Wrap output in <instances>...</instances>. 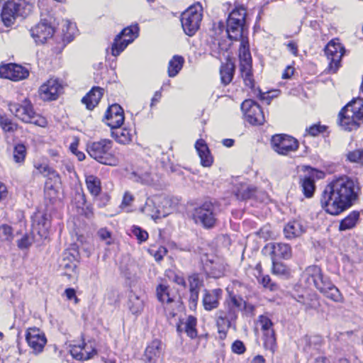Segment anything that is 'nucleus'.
<instances>
[{"instance_id":"1","label":"nucleus","mask_w":363,"mask_h":363,"mask_svg":"<svg viewBox=\"0 0 363 363\" xmlns=\"http://www.w3.org/2000/svg\"><path fill=\"white\" fill-rule=\"evenodd\" d=\"M360 192L361 187L357 179L347 175L335 177L322 192L321 207L326 213L337 216L354 205Z\"/></svg>"},{"instance_id":"2","label":"nucleus","mask_w":363,"mask_h":363,"mask_svg":"<svg viewBox=\"0 0 363 363\" xmlns=\"http://www.w3.org/2000/svg\"><path fill=\"white\" fill-rule=\"evenodd\" d=\"M304 277L308 286H313L325 297L335 302H342V294L328 277H324L319 267L313 265L307 267Z\"/></svg>"},{"instance_id":"3","label":"nucleus","mask_w":363,"mask_h":363,"mask_svg":"<svg viewBox=\"0 0 363 363\" xmlns=\"http://www.w3.org/2000/svg\"><path fill=\"white\" fill-rule=\"evenodd\" d=\"M363 123V99L348 103L339 113V124L345 130L357 129Z\"/></svg>"},{"instance_id":"4","label":"nucleus","mask_w":363,"mask_h":363,"mask_svg":"<svg viewBox=\"0 0 363 363\" xmlns=\"http://www.w3.org/2000/svg\"><path fill=\"white\" fill-rule=\"evenodd\" d=\"M33 4L28 0H8L2 6L1 21L4 26H13L18 17L25 18L30 13Z\"/></svg>"},{"instance_id":"5","label":"nucleus","mask_w":363,"mask_h":363,"mask_svg":"<svg viewBox=\"0 0 363 363\" xmlns=\"http://www.w3.org/2000/svg\"><path fill=\"white\" fill-rule=\"evenodd\" d=\"M9 111L17 118L24 123H33L40 127H45L48 121L46 118L34 111L31 101L26 98L21 103L9 102L8 104Z\"/></svg>"},{"instance_id":"6","label":"nucleus","mask_w":363,"mask_h":363,"mask_svg":"<svg viewBox=\"0 0 363 363\" xmlns=\"http://www.w3.org/2000/svg\"><path fill=\"white\" fill-rule=\"evenodd\" d=\"M113 143L108 139L90 142L86 144L89 155L98 162L110 166H116L118 160L112 150Z\"/></svg>"},{"instance_id":"7","label":"nucleus","mask_w":363,"mask_h":363,"mask_svg":"<svg viewBox=\"0 0 363 363\" xmlns=\"http://www.w3.org/2000/svg\"><path fill=\"white\" fill-rule=\"evenodd\" d=\"M218 213L219 209L216 203L206 201L194 209L192 216L196 224L211 229L216 224Z\"/></svg>"},{"instance_id":"8","label":"nucleus","mask_w":363,"mask_h":363,"mask_svg":"<svg viewBox=\"0 0 363 363\" xmlns=\"http://www.w3.org/2000/svg\"><path fill=\"white\" fill-rule=\"evenodd\" d=\"M245 9L236 8L228 16L227 20L226 32L228 38L232 40H240L242 38H247L245 34Z\"/></svg>"},{"instance_id":"9","label":"nucleus","mask_w":363,"mask_h":363,"mask_svg":"<svg viewBox=\"0 0 363 363\" xmlns=\"http://www.w3.org/2000/svg\"><path fill=\"white\" fill-rule=\"evenodd\" d=\"M201 20L202 13L200 5H194L188 8L181 16V23L184 33L189 36H193L199 28Z\"/></svg>"},{"instance_id":"10","label":"nucleus","mask_w":363,"mask_h":363,"mask_svg":"<svg viewBox=\"0 0 363 363\" xmlns=\"http://www.w3.org/2000/svg\"><path fill=\"white\" fill-rule=\"evenodd\" d=\"M255 325L257 328H259L262 333L264 348L274 352L276 347V336L272 319L267 315H260L258 316Z\"/></svg>"},{"instance_id":"11","label":"nucleus","mask_w":363,"mask_h":363,"mask_svg":"<svg viewBox=\"0 0 363 363\" xmlns=\"http://www.w3.org/2000/svg\"><path fill=\"white\" fill-rule=\"evenodd\" d=\"M139 28L138 25L128 26L123 29L114 39L111 48V54L118 56L125 48L138 37Z\"/></svg>"},{"instance_id":"12","label":"nucleus","mask_w":363,"mask_h":363,"mask_svg":"<svg viewBox=\"0 0 363 363\" xmlns=\"http://www.w3.org/2000/svg\"><path fill=\"white\" fill-rule=\"evenodd\" d=\"M271 145L277 153L282 155L295 152L298 148V140L292 136L286 134H277L272 136Z\"/></svg>"},{"instance_id":"13","label":"nucleus","mask_w":363,"mask_h":363,"mask_svg":"<svg viewBox=\"0 0 363 363\" xmlns=\"http://www.w3.org/2000/svg\"><path fill=\"white\" fill-rule=\"evenodd\" d=\"M30 33L36 44L45 43L55 33L52 18L41 19L38 24L31 28Z\"/></svg>"},{"instance_id":"14","label":"nucleus","mask_w":363,"mask_h":363,"mask_svg":"<svg viewBox=\"0 0 363 363\" xmlns=\"http://www.w3.org/2000/svg\"><path fill=\"white\" fill-rule=\"evenodd\" d=\"M345 48L337 39L330 40L325 48V53L330 60L329 71L335 73L340 66V62L345 54Z\"/></svg>"},{"instance_id":"15","label":"nucleus","mask_w":363,"mask_h":363,"mask_svg":"<svg viewBox=\"0 0 363 363\" xmlns=\"http://www.w3.org/2000/svg\"><path fill=\"white\" fill-rule=\"evenodd\" d=\"M247 121L252 125H262L264 122V116L259 105L252 99H247L241 104Z\"/></svg>"},{"instance_id":"16","label":"nucleus","mask_w":363,"mask_h":363,"mask_svg":"<svg viewBox=\"0 0 363 363\" xmlns=\"http://www.w3.org/2000/svg\"><path fill=\"white\" fill-rule=\"evenodd\" d=\"M62 85L57 79L50 78L39 88V95L43 101L56 100L62 92Z\"/></svg>"},{"instance_id":"17","label":"nucleus","mask_w":363,"mask_h":363,"mask_svg":"<svg viewBox=\"0 0 363 363\" xmlns=\"http://www.w3.org/2000/svg\"><path fill=\"white\" fill-rule=\"evenodd\" d=\"M28 70L17 64H7L0 66V77L12 81H20L27 78Z\"/></svg>"},{"instance_id":"18","label":"nucleus","mask_w":363,"mask_h":363,"mask_svg":"<svg viewBox=\"0 0 363 363\" xmlns=\"http://www.w3.org/2000/svg\"><path fill=\"white\" fill-rule=\"evenodd\" d=\"M26 340L29 347L36 354L43 351L47 342L45 334L37 328H30L27 330Z\"/></svg>"},{"instance_id":"19","label":"nucleus","mask_w":363,"mask_h":363,"mask_svg":"<svg viewBox=\"0 0 363 363\" xmlns=\"http://www.w3.org/2000/svg\"><path fill=\"white\" fill-rule=\"evenodd\" d=\"M105 120L111 129L121 128L124 122L123 109L116 104L110 106L106 112Z\"/></svg>"},{"instance_id":"20","label":"nucleus","mask_w":363,"mask_h":363,"mask_svg":"<svg viewBox=\"0 0 363 363\" xmlns=\"http://www.w3.org/2000/svg\"><path fill=\"white\" fill-rule=\"evenodd\" d=\"M223 291L220 289L211 290L205 289L202 298L203 306L206 311H212L219 306V301L222 297Z\"/></svg>"},{"instance_id":"21","label":"nucleus","mask_w":363,"mask_h":363,"mask_svg":"<svg viewBox=\"0 0 363 363\" xmlns=\"http://www.w3.org/2000/svg\"><path fill=\"white\" fill-rule=\"evenodd\" d=\"M162 352V342L155 339L147 346L144 354V360L149 363H156L161 358Z\"/></svg>"},{"instance_id":"22","label":"nucleus","mask_w":363,"mask_h":363,"mask_svg":"<svg viewBox=\"0 0 363 363\" xmlns=\"http://www.w3.org/2000/svg\"><path fill=\"white\" fill-rule=\"evenodd\" d=\"M160 196H153L148 197L145 205L140 208V211L153 220H156L162 216L160 206L157 203L160 201Z\"/></svg>"},{"instance_id":"23","label":"nucleus","mask_w":363,"mask_h":363,"mask_svg":"<svg viewBox=\"0 0 363 363\" xmlns=\"http://www.w3.org/2000/svg\"><path fill=\"white\" fill-rule=\"evenodd\" d=\"M298 344L305 352L313 355L319 350L322 344V338L318 335H306L299 340Z\"/></svg>"},{"instance_id":"24","label":"nucleus","mask_w":363,"mask_h":363,"mask_svg":"<svg viewBox=\"0 0 363 363\" xmlns=\"http://www.w3.org/2000/svg\"><path fill=\"white\" fill-rule=\"evenodd\" d=\"M272 259H288L291 257V247L289 244L282 242H274L269 245Z\"/></svg>"},{"instance_id":"25","label":"nucleus","mask_w":363,"mask_h":363,"mask_svg":"<svg viewBox=\"0 0 363 363\" xmlns=\"http://www.w3.org/2000/svg\"><path fill=\"white\" fill-rule=\"evenodd\" d=\"M306 230V227L301 220H294L289 221L284 228V233L287 239L300 237Z\"/></svg>"},{"instance_id":"26","label":"nucleus","mask_w":363,"mask_h":363,"mask_svg":"<svg viewBox=\"0 0 363 363\" xmlns=\"http://www.w3.org/2000/svg\"><path fill=\"white\" fill-rule=\"evenodd\" d=\"M78 252L76 250H66L62 255V259L60 264L62 269H65L66 274L69 272H74L78 263Z\"/></svg>"},{"instance_id":"27","label":"nucleus","mask_w":363,"mask_h":363,"mask_svg":"<svg viewBox=\"0 0 363 363\" xmlns=\"http://www.w3.org/2000/svg\"><path fill=\"white\" fill-rule=\"evenodd\" d=\"M37 169L44 177H49L45 182V189L55 192L54 184H57L60 182V177L57 172L47 164H40Z\"/></svg>"},{"instance_id":"28","label":"nucleus","mask_w":363,"mask_h":363,"mask_svg":"<svg viewBox=\"0 0 363 363\" xmlns=\"http://www.w3.org/2000/svg\"><path fill=\"white\" fill-rule=\"evenodd\" d=\"M103 94L104 89L102 88L94 86L82 98V102L86 105L88 109L92 110L98 105Z\"/></svg>"},{"instance_id":"29","label":"nucleus","mask_w":363,"mask_h":363,"mask_svg":"<svg viewBox=\"0 0 363 363\" xmlns=\"http://www.w3.org/2000/svg\"><path fill=\"white\" fill-rule=\"evenodd\" d=\"M195 148L201 159V165L210 167L213 163V157L206 142L202 139L198 140L196 142Z\"/></svg>"},{"instance_id":"30","label":"nucleus","mask_w":363,"mask_h":363,"mask_svg":"<svg viewBox=\"0 0 363 363\" xmlns=\"http://www.w3.org/2000/svg\"><path fill=\"white\" fill-rule=\"evenodd\" d=\"M240 45L239 48V58L240 61V67H252V57L250 52V45L248 38H242L240 40Z\"/></svg>"},{"instance_id":"31","label":"nucleus","mask_w":363,"mask_h":363,"mask_svg":"<svg viewBox=\"0 0 363 363\" xmlns=\"http://www.w3.org/2000/svg\"><path fill=\"white\" fill-rule=\"evenodd\" d=\"M216 316L218 333L225 334L228 329L230 327L231 320L235 317L234 312L230 309L228 314H227L223 311H218Z\"/></svg>"},{"instance_id":"32","label":"nucleus","mask_w":363,"mask_h":363,"mask_svg":"<svg viewBox=\"0 0 363 363\" xmlns=\"http://www.w3.org/2000/svg\"><path fill=\"white\" fill-rule=\"evenodd\" d=\"M196 324V318L193 315H189L184 323L177 325V331L179 333L184 331L190 338L194 339L197 336Z\"/></svg>"},{"instance_id":"33","label":"nucleus","mask_w":363,"mask_h":363,"mask_svg":"<svg viewBox=\"0 0 363 363\" xmlns=\"http://www.w3.org/2000/svg\"><path fill=\"white\" fill-rule=\"evenodd\" d=\"M86 347V345H84L83 347L80 345H74L70 349V354L77 360H87L91 358L96 352L94 349H92L91 351H88Z\"/></svg>"},{"instance_id":"34","label":"nucleus","mask_w":363,"mask_h":363,"mask_svg":"<svg viewBox=\"0 0 363 363\" xmlns=\"http://www.w3.org/2000/svg\"><path fill=\"white\" fill-rule=\"evenodd\" d=\"M257 191V189L246 183L240 184L235 190V196L238 199L246 200L251 199Z\"/></svg>"},{"instance_id":"35","label":"nucleus","mask_w":363,"mask_h":363,"mask_svg":"<svg viewBox=\"0 0 363 363\" xmlns=\"http://www.w3.org/2000/svg\"><path fill=\"white\" fill-rule=\"evenodd\" d=\"M128 307L133 314L140 313L144 308V300L133 292L128 296Z\"/></svg>"},{"instance_id":"36","label":"nucleus","mask_w":363,"mask_h":363,"mask_svg":"<svg viewBox=\"0 0 363 363\" xmlns=\"http://www.w3.org/2000/svg\"><path fill=\"white\" fill-rule=\"evenodd\" d=\"M111 135L118 143L123 145L130 143L133 137L131 130L127 128H113Z\"/></svg>"},{"instance_id":"37","label":"nucleus","mask_w":363,"mask_h":363,"mask_svg":"<svg viewBox=\"0 0 363 363\" xmlns=\"http://www.w3.org/2000/svg\"><path fill=\"white\" fill-rule=\"evenodd\" d=\"M302 192L306 198H311L315 190V181L311 177H304L299 182Z\"/></svg>"},{"instance_id":"38","label":"nucleus","mask_w":363,"mask_h":363,"mask_svg":"<svg viewBox=\"0 0 363 363\" xmlns=\"http://www.w3.org/2000/svg\"><path fill=\"white\" fill-rule=\"evenodd\" d=\"M184 60L182 56L175 55L169 62L168 75L170 77H175L183 67Z\"/></svg>"},{"instance_id":"39","label":"nucleus","mask_w":363,"mask_h":363,"mask_svg":"<svg viewBox=\"0 0 363 363\" xmlns=\"http://www.w3.org/2000/svg\"><path fill=\"white\" fill-rule=\"evenodd\" d=\"M359 213L358 211H352L346 218L341 220L339 230L343 231L354 228L359 219Z\"/></svg>"},{"instance_id":"40","label":"nucleus","mask_w":363,"mask_h":363,"mask_svg":"<svg viewBox=\"0 0 363 363\" xmlns=\"http://www.w3.org/2000/svg\"><path fill=\"white\" fill-rule=\"evenodd\" d=\"M86 184L91 195L98 196L101 190L100 179L94 175H89L86 177Z\"/></svg>"},{"instance_id":"41","label":"nucleus","mask_w":363,"mask_h":363,"mask_svg":"<svg viewBox=\"0 0 363 363\" xmlns=\"http://www.w3.org/2000/svg\"><path fill=\"white\" fill-rule=\"evenodd\" d=\"M220 79L223 84L227 85L232 81L234 74V65L226 63L221 66L220 69Z\"/></svg>"},{"instance_id":"42","label":"nucleus","mask_w":363,"mask_h":363,"mask_svg":"<svg viewBox=\"0 0 363 363\" xmlns=\"http://www.w3.org/2000/svg\"><path fill=\"white\" fill-rule=\"evenodd\" d=\"M0 127L4 133H13L17 130L18 125L6 115L0 113Z\"/></svg>"},{"instance_id":"43","label":"nucleus","mask_w":363,"mask_h":363,"mask_svg":"<svg viewBox=\"0 0 363 363\" xmlns=\"http://www.w3.org/2000/svg\"><path fill=\"white\" fill-rule=\"evenodd\" d=\"M157 297L162 303H169L173 299L169 296V287L164 284H159L156 289Z\"/></svg>"},{"instance_id":"44","label":"nucleus","mask_w":363,"mask_h":363,"mask_svg":"<svg viewBox=\"0 0 363 363\" xmlns=\"http://www.w3.org/2000/svg\"><path fill=\"white\" fill-rule=\"evenodd\" d=\"M14 238L12 228L6 224L0 225V242L11 244Z\"/></svg>"},{"instance_id":"45","label":"nucleus","mask_w":363,"mask_h":363,"mask_svg":"<svg viewBox=\"0 0 363 363\" xmlns=\"http://www.w3.org/2000/svg\"><path fill=\"white\" fill-rule=\"evenodd\" d=\"M26 155V147L22 143L14 145L13 150V158L15 162L22 163L24 162Z\"/></svg>"},{"instance_id":"46","label":"nucleus","mask_w":363,"mask_h":363,"mask_svg":"<svg viewBox=\"0 0 363 363\" xmlns=\"http://www.w3.org/2000/svg\"><path fill=\"white\" fill-rule=\"evenodd\" d=\"M75 31V24L69 21H65L62 28L63 40L66 41L67 43H69L70 41H72L74 38Z\"/></svg>"},{"instance_id":"47","label":"nucleus","mask_w":363,"mask_h":363,"mask_svg":"<svg viewBox=\"0 0 363 363\" xmlns=\"http://www.w3.org/2000/svg\"><path fill=\"white\" fill-rule=\"evenodd\" d=\"M130 179L133 182L141 183L143 184L150 185L152 183L153 179L151 177V175L147 173H140L136 172H133L130 174Z\"/></svg>"},{"instance_id":"48","label":"nucleus","mask_w":363,"mask_h":363,"mask_svg":"<svg viewBox=\"0 0 363 363\" xmlns=\"http://www.w3.org/2000/svg\"><path fill=\"white\" fill-rule=\"evenodd\" d=\"M189 291H200L203 286V277L199 274H193L188 279Z\"/></svg>"},{"instance_id":"49","label":"nucleus","mask_w":363,"mask_h":363,"mask_svg":"<svg viewBox=\"0 0 363 363\" xmlns=\"http://www.w3.org/2000/svg\"><path fill=\"white\" fill-rule=\"evenodd\" d=\"M229 305L238 311H241L246 306V302L242 297L230 294Z\"/></svg>"},{"instance_id":"50","label":"nucleus","mask_w":363,"mask_h":363,"mask_svg":"<svg viewBox=\"0 0 363 363\" xmlns=\"http://www.w3.org/2000/svg\"><path fill=\"white\" fill-rule=\"evenodd\" d=\"M272 260V273L278 276L286 275L288 272L286 266L280 262L277 261L276 259Z\"/></svg>"},{"instance_id":"51","label":"nucleus","mask_w":363,"mask_h":363,"mask_svg":"<svg viewBox=\"0 0 363 363\" xmlns=\"http://www.w3.org/2000/svg\"><path fill=\"white\" fill-rule=\"evenodd\" d=\"M347 160L351 162L363 164V149H358L349 152L347 155Z\"/></svg>"},{"instance_id":"52","label":"nucleus","mask_w":363,"mask_h":363,"mask_svg":"<svg viewBox=\"0 0 363 363\" xmlns=\"http://www.w3.org/2000/svg\"><path fill=\"white\" fill-rule=\"evenodd\" d=\"M97 235L100 240L104 241L107 245H111L113 242L111 232L106 228H100L97 232Z\"/></svg>"},{"instance_id":"53","label":"nucleus","mask_w":363,"mask_h":363,"mask_svg":"<svg viewBox=\"0 0 363 363\" xmlns=\"http://www.w3.org/2000/svg\"><path fill=\"white\" fill-rule=\"evenodd\" d=\"M240 72L243 77L245 84L249 87H252L254 81L251 73V67H240Z\"/></svg>"},{"instance_id":"54","label":"nucleus","mask_w":363,"mask_h":363,"mask_svg":"<svg viewBox=\"0 0 363 363\" xmlns=\"http://www.w3.org/2000/svg\"><path fill=\"white\" fill-rule=\"evenodd\" d=\"M132 233L136 237L140 243L146 241L148 238L147 231L136 225L133 226Z\"/></svg>"},{"instance_id":"55","label":"nucleus","mask_w":363,"mask_h":363,"mask_svg":"<svg viewBox=\"0 0 363 363\" xmlns=\"http://www.w3.org/2000/svg\"><path fill=\"white\" fill-rule=\"evenodd\" d=\"M225 267L221 264H215L208 272V275L213 278H219L224 274Z\"/></svg>"},{"instance_id":"56","label":"nucleus","mask_w":363,"mask_h":363,"mask_svg":"<svg viewBox=\"0 0 363 363\" xmlns=\"http://www.w3.org/2000/svg\"><path fill=\"white\" fill-rule=\"evenodd\" d=\"M38 225H42L43 227V234L42 236L45 238L47 237V231L50 227V223L49 221L48 216L46 213H44L41 216L40 218L38 220Z\"/></svg>"},{"instance_id":"57","label":"nucleus","mask_w":363,"mask_h":363,"mask_svg":"<svg viewBox=\"0 0 363 363\" xmlns=\"http://www.w3.org/2000/svg\"><path fill=\"white\" fill-rule=\"evenodd\" d=\"M33 242V238L30 235L26 234L23 237L18 241V247L21 249H27Z\"/></svg>"},{"instance_id":"58","label":"nucleus","mask_w":363,"mask_h":363,"mask_svg":"<svg viewBox=\"0 0 363 363\" xmlns=\"http://www.w3.org/2000/svg\"><path fill=\"white\" fill-rule=\"evenodd\" d=\"M200 291H189V308L192 310L195 309L199 301V295Z\"/></svg>"},{"instance_id":"59","label":"nucleus","mask_w":363,"mask_h":363,"mask_svg":"<svg viewBox=\"0 0 363 363\" xmlns=\"http://www.w3.org/2000/svg\"><path fill=\"white\" fill-rule=\"evenodd\" d=\"M167 252L164 247L160 246L157 250H151L150 253L152 255L156 261H160L166 255Z\"/></svg>"},{"instance_id":"60","label":"nucleus","mask_w":363,"mask_h":363,"mask_svg":"<svg viewBox=\"0 0 363 363\" xmlns=\"http://www.w3.org/2000/svg\"><path fill=\"white\" fill-rule=\"evenodd\" d=\"M325 126L315 124L311 125L309 128L306 129L308 133L312 136H316L319 133H323L325 130Z\"/></svg>"},{"instance_id":"61","label":"nucleus","mask_w":363,"mask_h":363,"mask_svg":"<svg viewBox=\"0 0 363 363\" xmlns=\"http://www.w3.org/2000/svg\"><path fill=\"white\" fill-rule=\"evenodd\" d=\"M232 351L234 353L242 354L245 352V347L244 343L240 340H235L231 347Z\"/></svg>"},{"instance_id":"62","label":"nucleus","mask_w":363,"mask_h":363,"mask_svg":"<svg viewBox=\"0 0 363 363\" xmlns=\"http://www.w3.org/2000/svg\"><path fill=\"white\" fill-rule=\"evenodd\" d=\"M261 284L264 287L268 288L270 290H274L275 285L272 282L271 278L269 275L264 276L261 279Z\"/></svg>"},{"instance_id":"63","label":"nucleus","mask_w":363,"mask_h":363,"mask_svg":"<svg viewBox=\"0 0 363 363\" xmlns=\"http://www.w3.org/2000/svg\"><path fill=\"white\" fill-rule=\"evenodd\" d=\"M133 200V196L129 192H125L123 198L121 206H129Z\"/></svg>"},{"instance_id":"64","label":"nucleus","mask_w":363,"mask_h":363,"mask_svg":"<svg viewBox=\"0 0 363 363\" xmlns=\"http://www.w3.org/2000/svg\"><path fill=\"white\" fill-rule=\"evenodd\" d=\"M288 50L291 52L294 55H298V45L296 43L291 41L286 45Z\"/></svg>"}]
</instances>
